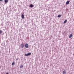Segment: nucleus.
Returning <instances> with one entry per match:
<instances>
[{"label":"nucleus","mask_w":74,"mask_h":74,"mask_svg":"<svg viewBox=\"0 0 74 74\" xmlns=\"http://www.w3.org/2000/svg\"><path fill=\"white\" fill-rule=\"evenodd\" d=\"M25 48H29V45L27 43L25 44Z\"/></svg>","instance_id":"obj_1"},{"label":"nucleus","mask_w":74,"mask_h":74,"mask_svg":"<svg viewBox=\"0 0 74 74\" xmlns=\"http://www.w3.org/2000/svg\"><path fill=\"white\" fill-rule=\"evenodd\" d=\"M20 47L21 48H24V44H23V43H22V44H21L20 45Z\"/></svg>","instance_id":"obj_2"},{"label":"nucleus","mask_w":74,"mask_h":74,"mask_svg":"<svg viewBox=\"0 0 74 74\" xmlns=\"http://www.w3.org/2000/svg\"><path fill=\"white\" fill-rule=\"evenodd\" d=\"M31 53H29L27 54H25V55L26 56H28L29 55H31Z\"/></svg>","instance_id":"obj_3"},{"label":"nucleus","mask_w":74,"mask_h":74,"mask_svg":"<svg viewBox=\"0 0 74 74\" xmlns=\"http://www.w3.org/2000/svg\"><path fill=\"white\" fill-rule=\"evenodd\" d=\"M70 3V1H66V5L67 4H69Z\"/></svg>","instance_id":"obj_4"},{"label":"nucleus","mask_w":74,"mask_h":74,"mask_svg":"<svg viewBox=\"0 0 74 74\" xmlns=\"http://www.w3.org/2000/svg\"><path fill=\"white\" fill-rule=\"evenodd\" d=\"M4 1L5 3H7L8 2V0H5Z\"/></svg>","instance_id":"obj_5"},{"label":"nucleus","mask_w":74,"mask_h":74,"mask_svg":"<svg viewBox=\"0 0 74 74\" xmlns=\"http://www.w3.org/2000/svg\"><path fill=\"white\" fill-rule=\"evenodd\" d=\"M29 7H31L32 8V7H34V6L33 5V4H32L30 5Z\"/></svg>","instance_id":"obj_6"},{"label":"nucleus","mask_w":74,"mask_h":74,"mask_svg":"<svg viewBox=\"0 0 74 74\" xmlns=\"http://www.w3.org/2000/svg\"><path fill=\"white\" fill-rule=\"evenodd\" d=\"M72 36H73V35L72 34H70V36H69V38H71V37H72Z\"/></svg>","instance_id":"obj_7"},{"label":"nucleus","mask_w":74,"mask_h":74,"mask_svg":"<svg viewBox=\"0 0 74 74\" xmlns=\"http://www.w3.org/2000/svg\"><path fill=\"white\" fill-rule=\"evenodd\" d=\"M63 74H66V72L65 71H64L62 72Z\"/></svg>","instance_id":"obj_8"},{"label":"nucleus","mask_w":74,"mask_h":74,"mask_svg":"<svg viewBox=\"0 0 74 74\" xmlns=\"http://www.w3.org/2000/svg\"><path fill=\"white\" fill-rule=\"evenodd\" d=\"M21 17L22 19H24V15L23 14L21 15Z\"/></svg>","instance_id":"obj_9"},{"label":"nucleus","mask_w":74,"mask_h":74,"mask_svg":"<svg viewBox=\"0 0 74 74\" xmlns=\"http://www.w3.org/2000/svg\"><path fill=\"white\" fill-rule=\"evenodd\" d=\"M61 16H62V15H61L60 14L58 15V18H60Z\"/></svg>","instance_id":"obj_10"},{"label":"nucleus","mask_w":74,"mask_h":74,"mask_svg":"<svg viewBox=\"0 0 74 74\" xmlns=\"http://www.w3.org/2000/svg\"><path fill=\"white\" fill-rule=\"evenodd\" d=\"M23 67V65H21V66H20V68H22V67Z\"/></svg>","instance_id":"obj_11"},{"label":"nucleus","mask_w":74,"mask_h":74,"mask_svg":"<svg viewBox=\"0 0 74 74\" xmlns=\"http://www.w3.org/2000/svg\"><path fill=\"white\" fill-rule=\"evenodd\" d=\"M67 21L66 20H65L64 21V23H66V22H67Z\"/></svg>","instance_id":"obj_12"},{"label":"nucleus","mask_w":74,"mask_h":74,"mask_svg":"<svg viewBox=\"0 0 74 74\" xmlns=\"http://www.w3.org/2000/svg\"><path fill=\"white\" fill-rule=\"evenodd\" d=\"M12 64V66H13V65H14V64H15V62H13Z\"/></svg>","instance_id":"obj_13"},{"label":"nucleus","mask_w":74,"mask_h":74,"mask_svg":"<svg viewBox=\"0 0 74 74\" xmlns=\"http://www.w3.org/2000/svg\"><path fill=\"white\" fill-rule=\"evenodd\" d=\"M2 32H3L2 31L0 30V34H1V33H2Z\"/></svg>","instance_id":"obj_14"},{"label":"nucleus","mask_w":74,"mask_h":74,"mask_svg":"<svg viewBox=\"0 0 74 74\" xmlns=\"http://www.w3.org/2000/svg\"><path fill=\"white\" fill-rule=\"evenodd\" d=\"M3 0H0V1H2Z\"/></svg>","instance_id":"obj_15"},{"label":"nucleus","mask_w":74,"mask_h":74,"mask_svg":"<svg viewBox=\"0 0 74 74\" xmlns=\"http://www.w3.org/2000/svg\"><path fill=\"white\" fill-rule=\"evenodd\" d=\"M6 74H8V73H7Z\"/></svg>","instance_id":"obj_16"}]
</instances>
